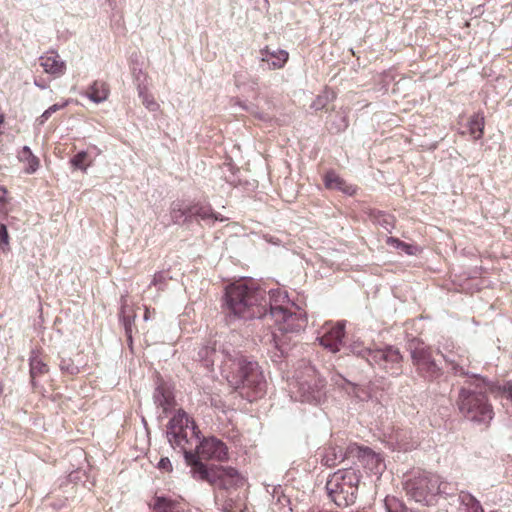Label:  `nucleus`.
I'll list each match as a JSON object with an SVG mask.
<instances>
[{
	"label": "nucleus",
	"instance_id": "4c0bfd02",
	"mask_svg": "<svg viewBox=\"0 0 512 512\" xmlns=\"http://www.w3.org/2000/svg\"><path fill=\"white\" fill-rule=\"evenodd\" d=\"M166 278L164 273H157L154 275L151 285L157 287L158 290H163Z\"/></svg>",
	"mask_w": 512,
	"mask_h": 512
},
{
	"label": "nucleus",
	"instance_id": "58836bf2",
	"mask_svg": "<svg viewBox=\"0 0 512 512\" xmlns=\"http://www.w3.org/2000/svg\"><path fill=\"white\" fill-rule=\"evenodd\" d=\"M319 398H320V391L319 390H316V391L313 390L312 392L304 393L302 395L301 401H303V402H314V401H318Z\"/></svg>",
	"mask_w": 512,
	"mask_h": 512
},
{
	"label": "nucleus",
	"instance_id": "473e14b6",
	"mask_svg": "<svg viewBox=\"0 0 512 512\" xmlns=\"http://www.w3.org/2000/svg\"><path fill=\"white\" fill-rule=\"evenodd\" d=\"M349 394H353V396L359 401H369L371 399L370 392L363 387H358L355 384H352L349 390L347 391Z\"/></svg>",
	"mask_w": 512,
	"mask_h": 512
},
{
	"label": "nucleus",
	"instance_id": "3c124183",
	"mask_svg": "<svg viewBox=\"0 0 512 512\" xmlns=\"http://www.w3.org/2000/svg\"><path fill=\"white\" fill-rule=\"evenodd\" d=\"M238 105H240V107H243V109H248L246 106H243V104H241V102H238Z\"/></svg>",
	"mask_w": 512,
	"mask_h": 512
},
{
	"label": "nucleus",
	"instance_id": "a878e982",
	"mask_svg": "<svg viewBox=\"0 0 512 512\" xmlns=\"http://www.w3.org/2000/svg\"><path fill=\"white\" fill-rule=\"evenodd\" d=\"M192 216H197L202 220L213 219V220L221 221V222L227 220V218L214 213L210 207H206V206H193L192 207Z\"/></svg>",
	"mask_w": 512,
	"mask_h": 512
},
{
	"label": "nucleus",
	"instance_id": "aec40b11",
	"mask_svg": "<svg viewBox=\"0 0 512 512\" xmlns=\"http://www.w3.org/2000/svg\"><path fill=\"white\" fill-rule=\"evenodd\" d=\"M154 403L166 412L172 405L173 397L168 388L159 384L153 394Z\"/></svg>",
	"mask_w": 512,
	"mask_h": 512
},
{
	"label": "nucleus",
	"instance_id": "6ab92c4d",
	"mask_svg": "<svg viewBox=\"0 0 512 512\" xmlns=\"http://www.w3.org/2000/svg\"><path fill=\"white\" fill-rule=\"evenodd\" d=\"M109 90L103 82L95 81L87 90L86 96L94 103H102L108 97Z\"/></svg>",
	"mask_w": 512,
	"mask_h": 512
},
{
	"label": "nucleus",
	"instance_id": "79ce46f5",
	"mask_svg": "<svg viewBox=\"0 0 512 512\" xmlns=\"http://www.w3.org/2000/svg\"><path fill=\"white\" fill-rule=\"evenodd\" d=\"M277 496L279 502H288V499L282 495L281 487H274L273 488V497Z\"/></svg>",
	"mask_w": 512,
	"mask_h": 512
},
{
	"label": "nucleus",
	"instance_id": "603ef678",
	"mask_svg": "<svg viewBox=\"0 0 512 512\" xmlns=\"http://www.w3.org/2000/svg\"><path fill=\"white\" fill-rule=\"evenodd\" d=\"M238 105H240V107H243V109H248L246 106H243V104H241V102H238Z\"/></svg>",
	"mask_w": 512,
	"mask_h": 512
},
{
	"label": "nucleus",
	"instance_id": "4be33fe9",
	"mask_svg": "<svg viewBox=\"0 0 512 512\" xmlns=\"http://www.w3.org/2000/svg\"><path fill=\"white\" fill-rule=\"evenodd\" d=\"M18 158L21 162L26 164L25 172L28 174L34 173L39 167V159L32 153L28 146H24L18 153Z\"/></svg>",
	"mask_w": 512,
	"mask_h": 512
},
{
	"label": "nucleus",
	"instance_id": "a18cd8bd",
	"mask_svg": "<svg viewBox=\"0 0 512 512\" xmlns=\"http://www.w3.org/2000/svg\"><path fill=\"white\" fill-rule=\"evenodd\" d=\"M381 224L384 226V228H385L386 230H389V227H390V226H392V224H391V217H390V216L385 217V218L383 219V223H381Z\"/></svg>",
	"mask_w": 512,
	"mask_h": 512
},
{
	"label": "nucleus",
	"instance_id": "a19ab883",
	"mask_svg": "<svg viewBox=\"0 0 512 512\" xmlns=\"http://www.w3.org/2000/svg\"><path fill=\"white\" fill-rule=\"evenodd\" d=\"M502 394L512 402V382L509 381L502 387Z\"/></svg>",
	"mask_w": 512,
	"mask_h": 512
},
{
	"label": "nucleus",
	"instance_id": "ddd939ff",
	"mask_svg": "<svg viewBox=\"0 0 512 512\" xmlns=\"http://www.w3.org/2000/svg\"><path fill=\"white\" fill-rule=\"evenodd\" d=\"M40 66L44 72L52 75L54 78H59L64 75L66 71V63L60 55L55 51L45 53L39 58Z\"/></svg>",
	"mask_w": 512,
	"mask_h": 512
},
{
	"label": "nucleus",
	"instance_id": "7ed1b4c3",
	"mask_svg": "<svg viewBox=\"0 0 512 512\" xmlns=\"http://www.w3.org/2000/svg\"><path fill=\"white\" fill-rule=\"evenodd\" d=\"M288 303L286 292L271 290L269 292V313L263 317L267 323L273 321L275 330L272 331L270 341L274 343L277 352L273 358L284 356L288 353V342L291 337L288 334L298 333L306 326V315L300 309L290 311L284 306Z\"/></svg>",
	"mask_w": 512,
	"mask_h": 512
},
{
	"label": "nucleus",
	"instance_id": "bb28decb",
	"mask_svg": "<svg viewBox=\"0 0 512 512\" xmlns=\"http://www.w3.org/2000/svg\"><path fill=\"white\" fill-rule=\"evenodd\" d=\"M469 131L474 139L481 138L484 128V117L480 114H475L469 121Z\"/></svg>",
	"mask_w": 512,
	"mask_h": 512
},
{
	"label": "nucleus",
	"instance_id": "a211bd4d",
	"mask_svg": "<svg viewBox=\"0 0 512 512\" xmlns=\"http://www.w3.org/2000/svg\"><path fill=\"white\" fill-rule=\"evenodd\" d=\"M346 457L345 451L341 446H331L325 450L322 463L327 467H334L340 464Z\"/></svg>",
	"mask_w": 512,
	"mask_h": 512
},
{
	"label": "nucleus",
	"instance_id": "f8f14e48",
	"mask_svg": "<svg viewBox=\"0 0 512 512\" xmlns=\"http://www.w3.org/2000/svg\"><path fill=\"white\" fill-rule=\"evenodd\" d=\"M345 325L341 322L336 325H327L323 328V334L318 338L320 344L333 353L340 349L342 340L345 335Z\"/></svg>",
	"mask_w": 512,
	"mask_h": 512
},
{
	"label": "nucleus",
	"instance_id": "f704fd0d",
	"mask_svg": "<svg viewBox=\"0 0 512 512\" xmlns=\"http://www.w3.org/2000/svg\"><path fill=\"white\" fill-rule=\"evenodd\" d=\"M66 105V103H63V104H54L52 106H50L48 109H46L42 115L40 116L39 118V122L40 124H43L45 121H47L50 116L55 113L56 111H58L59 109L63 108L64 106Z\"/></svg>",
	"mask_w": 512,
	"mask_h": 512
},
{
	"label": "nucleus",
	"instance_id": "8fccbe9b",
	"mask_svg": "<svg viewBox=\"0 0 512 512\" xmlns=\"http://www.w3.org/2000/svg\"><path fill=\"white\" fill-rule=\"evenodd\" d=\"M4 120V115L2 113H0V124L3 122Z\"/></svg>",
	"mask_w": 512,
	"mask_h": 512
},
{
	"label": "nucleus",
	"instance_id": "1a4fd4ad",
	"mask_svg": "<svg viewBox=\"0 0 512 512\" xmlns=\"http://www.w3.org/2000/svg\"><path fill=\"white\" fill-rule=\"evenodd\" d=\"M350 348L353 354L366 359L370 364L379 365L392 375H399L401 373L400 363L402 356L397 348L387 346L384 349L373 350L362 347L361 343L358 342H354Z\"/></svg>",
	"mask_w": 512,
	"mask_h": 512
},
{
	"label": "nucleus",
	"instance_id": "c9c22d12",
	"mask_svg": "<svg viewBox=\"0 0 512 512\" xmlns=\"http://www.w3.org/2000/svg\"><path fill=\"white\" fill-rule=\"evenodd\" d=\"M331 380L332 382L338 386V387H341L343 389H346L347 391L349 390V388L351 387V385L353 383H351L350 381H348L346 378H344L342 375L340 374H335L331 377Z\"/></svg>",
	"mask_w": 512,
	"mask_h": 512
},
{
	"label": "nucleus",
	"instance_id": "37998d69",
	"mask_svg": "<svg viewBox=\"0 0 512 512\" xmlns=\"http://www.w3.org/2000/svg\"><path fill=\"white\" fill-rule=\"evenodd\" d=\"M236 86L237 87H244V88L248 87L250 89H255L256 86H257V83H239V80L236 79Z\"/></svg>",
	"mask_w": 512,
	"mask_h": 512
},
{
	"label": "nucleus",
	"instance_id": "412c9836",
	"mask_svg": "<svg viewBox=\"0 0 512 512\" xmlns=\"http://www.w3.org/2000/svg\"><path fill=\"white\" fill-rule=\"evenodd\" d=\"M325 185L330 189H338L346 194L352 195L355 192L353 186L347 185L337 174L329 172L325 176Z\"/></svg>",
	"mask_w": 512,
	"mask_h": 512
},
{
	"label": "nucleus",
	"instance_id": "0eeeda50",
	"mask_svg": "<svg viewBox=\"0 0 512 512\" xmlns=\"http://www.w3.org/2000/svg\"><path fill=\"white\" fill-rule=\"evenodd\" d=\"M184 458L187 465L191 467L192 477L196 480L207 481L223 489L244 484V478L232 467L208 468L198 461L193 453L186 450H184Z\"/></svg>",
	"mask_w": 512,
	"mask_h": 512
},
{
	"label": "nucleus",
	"instance_id": "de8ad7c7",
	"mask_svg": "<svg viewBox=\"0 0 512 512\" xmlns=\"http://www.w3.org/2000/svg\"><path fill=\"white\" fill-rule=\"evenodd\" d=\"M306 384H307V383H306L305 381L300 382V389H301V390H304V389H305V385H306Z\"/></svg>",
	"mask_w": 512,
	"mask_h": 512
},
{
	"label": "nucleus",
	"instance_id": "423d86ee",
	"mask_svg": "<svg viewBox=\"0 0 512 512\" xmlns=\"http://www.w3.org/2000/svg\"><path fill=\"white\" fill-rule=\"evenodd\" d=\"M406 494L415 502L432 505L438 496H449L455 491V485L443 480L439 475L422 472L405 482Z\"/></svg>",
	"mask_w": 512,
	"mask_h": 512
},
{
	"label": "nucleus",
	"instance_id": "c85d7f7f",
	"mask_svg": "<svg viewBox=\"0 0 512 512\" xmlns=\"http://www.w3.org/2000/svg\"><path fill=\"white\" fill-rule=\"evenodd\" d=\"M384 509L385 512H410L400 500L389 496L384 499Z\"/></svg>",
	"mask_w": 512,
	"mask_h": 512
},
{
	"label": "nucleus",
	"instance_id": "5701e85b",
	"mask_svg": "<svg viewBox=\"0 0 512 512\" xmlns=\"http://www.w3.org/2000/svg\"><path fill=\"white\" fill-rule=\"evenodd\" d=\"M458 499L460 504L465 507V512H484L481 503L472 494L461 491Z\"/></svg>",
	"mask_w": 512,
	"mask_h": 512
},
{
	"label": "nucleus",
	"instance_id": "20e7f679",
	"mask_svg": "<svg viewBox=\"0 0 512 512\" xmlns=\"http://www.w3.org/2000/svg\"><path fill=\"white\" fill-rule=\"evenodd\" d=\"M224 303L233 316L248 320L267 317L265 291L252 282L239 280L225 289Z\"/></svg>",
	"mask_w": 512,
	"mask_h": 512
},
{
	"label": "nucleus",
	"instance_id": "39448f33",
	"mask_svg": "<svg viewBox=\"0 0 512 512\" xmlns=\"http://www.w3.org/2000/svg\"><path fill=\"white\" fill-rule=\"evenodd\" d=\"M488 389L487 382L478 374L466 378L456 402L463 417L477 423L492 420L494 412L487 398Z\"/></svg>",
	"mask_w": 512,
	"mask_h": 512
},
{
	"label": "nucleus",
	"instance_id": "ea45409f",
	"mask_svg": "<svg viewBox=\"0 0 512 512\" xmlns=\"http://www.w3.org/2000/svg\"><path fill=\"white\" fill-rule=\"evenodd\" d=\"M157 467L160 470H163V471H166V472L172 471V464H171L169 458H167V457L161 458L160 461L158 462Z\"/></svg>",
	"mask_w": 512,
	"mask_h": 512
},
{
	"label": "nucleus",
	"instance_id": "4468645a",
	"mask_svg": "<svg viewBox=\"0 0 512 512\" xmlns=\"http://www.w3.org/2000/svg\"><path fill=\"white\" fill-rule=\"evenodd\" d=\"M357 450L358 457L361 459L362 463L373 473V474H381L385 468V464L383 459L379 454L373 452L370 448H362V447H351L350 451L354 452Z\"/></svg>",
	"mask_w": 512,
	"mask_h": 512
},
{
	"label": "nucleus",
	"instance_id": "c756f323",
	"mask_svg": "<svg viewBox=\"0 0 512 512\" xmlns=\"http://www.w3.org/2000/svg\"><path fill=\"white\" fill-rule=\"evenodd\" d=\"M386 243H387V245H389L397 250L403 251L407 255H413L416 250L415 246L407 244V243H405L397 238H394V237H388L386 240Z\"/></svg>",
	"mask_w": 512,
	"mask_h": 512
},
{
	"label": "nucleus",
	"instance_id": "9b49d317",
	"mask_svg": "<svg viewBox=\"0 0 512 512\" xmlns=\"http://www.w3.org/2000/svg\"><path fill=\"white\" fill-rule=\"evenodd\" d=\"M444 361L448 366H450L451 371L454 375L457 376H466L469 378L474 372H470L468 368L471 365V361L467 352L461 348H457L455 351L444 348L443 350H439Z\"/></svg>",
	"mask_w": 512,
	"mask_h": 512
},
{
	"label": "nucleus",
	"instance_id": "393cba45",
	"mask_svg": "<svg viewBox=\"0 0 512 512\" xmlns=\"http://www.w3.org/2000/svg\"><path fill=\"white\" fill-rule=\"evenodd\" d=\"M30 375L32 379L48 372V366L42 361L38 353L33 351L30 356Z\"/></svg>",
	"mask_w": 512,
	"mask_h": 512
},
{
	"label": "nucleus",
	"instance_id": "2eb2a0df",
	"mask_svg": "<svg viewBox=\"0 0 512 512\" xmlns=\"http://www.w3.org/2000/svg\"><path fill=\"white\" fill-rule=\"evenodd\" d=\"M261 61L266 62L271 69L282 68L289 57V54L285 50H273L270 51L268 48L261 50Z\"/></svg>",
	"mask_w": 512,
	"mask_h": 512
},
{
	"label": "nucleus",
	"instance_id": "6e6552de",
	"mask_svg": "<svg viewBox=\"0 0 512 512\" xmlns=\"http://www.w3.org/2000/svg\"><path fill=\"white\" fill-rule=\"evenodd\" d=\"M361 474L354 468L341 469L329 476L326 490L329 498L339 507H347L356 501Z\"/></svg>",
	"mask_w": 512,
	"mask_h": 512
},
{
	"label": "nucleus",
	"instance_id": "f257e3e1",
	"mask_svg": "<svg viewBox=\"0 0 512 512\" xmlns=\"http://www.w3.org/2000/svg\"><path fill=\"white\" fill-rule=\"evenodd\" d=\"M200 361L206 368L220 362L222 374L235 389H247L250 401L261 397L266 391V381L257 362L248 360L240 351L224 346L218 351L213 346H203L198 352Z\"/></svg>",
	"mask_w": 512,
	"mask_h": 512
},
{
	"label": "nucleus",
	"instance_id": "864d4df0",
	"mask_svg": "<svg viewBox=\"0 0 512 512\" xmlns=\"http://www.w3.org/2000/svg\"><path fill=\"white\" fill-rule=\"evenodd\" d=\"M238 105H240V107H243V109H248L246 106H243V104H241V102H238Z\"/></svg>",
	"mask_w": 512,
	"mask_h": 512
},
{
	"label": "nucleus",
	"instance_id": "49530a36",
	"mask_svg": "<svg viewBox=\"0 0 512 512\" xmlns=\"http://www.w3.org/2000/svg\"><path fill=\"white\" fill-rule=\"evenodd\" d=\"M150 318V311L148 308H146L145 314H144V320L147 321Z\"/></svg>",
	"mask_w": 512,
	"mask_h": 512
},
{
	"label": "nucleus",
	"instance_id": "dca6fc26",
	"mask_svg": "<svg viewBox=\"0 0 512 512\" xmlns=\"http://www.w3.org/2000/svg\"><path fill=\"white\" fill-rule=\"evenodd\" d=\"M154 509L156 512H189L181 500L163 496L154 499Z\"/></svg>",
	"mask_w": 512,
	"mask_h": 512
},
{
	"label": "nucleus",
	"instance_id": "72a5a7b5",
	"mask_svg": "<svg viewBox=\"0 0 512 512\" xmlns=\"http://www.w3.org/2000/svg\"><path fill=\"white\" fill-rule=\"evenodd\" d=\"M59 367L63 373H67L69 375H75L79 372V367L74 365L70 358H62Z\"/></svg>",
	"mask_w": 512,
	"mask_h": 512
},
{
	"label": "nucleus",
	"instance_id": "7c9ffc66",
	"mask_svg": "<svg viewBox=\"0 0 512 512\" xmlns=\"http://www.w3.org/2000/svg\"><path fill=\"white\" fill-rule=\"evenodd\" d=\"M87 157L88 154L86 151H80L73 158H71L70 163L74 168L86 172L87 168L91 165L92 162L89 161L88 163H86Z\"/></svg>",
	"mask_w": 512,
	"mask_h": 512
},
{
	"label": "nucleus",
	"instance_id": "09e8293b",
	"mask_svg": "<svg viewBox=\"0 0 512 512\" xmlns=\"http://www.w3.org/2000/svg\"><path fill=\"white\" fill-rule=\"evenodd\" d=\"M35 85H37V86H38V87H40L41 89H44V88H45V86H44V85H42V83H37V82H35Z\"/></svg>",
	"mask_w": 512,
	"mask_h": 512
},
{
	"label": "nucleus",
	"instance_id": "e433bc0d",
	"mask_svg": "<svg viewBox=\"0 0 512 512\" xmlns=\"http://www.w3.org/2000/svg\"><path fill=\"white\" fill-rule=\"evenodd\" d=\"M328 102V96L326 94L319 95L311 104V108L314 110L323 109Z\"/></svg>",
	"mask_w": 512,
	"mask_h": 512
},
{
	"label": "nucleus",
	"instance_id": "c03bdc74",
	"mask_svg": "<svg viewBox=\"0 0 512 512\" xmlns=\"http://www.w3.org/2000/svg\"><path fill=\"white\" fill-rule=\"evenodd\" d=\"M7 190L0 186V205L6 203Z\"/></svg>",
	"mask_w": 512,
	"mask_h": 512
},
{
	"label": "nucleus",
	"instance_id": "2f4dec72",
	"mask_svg": "<svg viewBox=\"0 0 512 512\" xmlns=\"http://www.w3.org/2000/svg\"><path fill=\"white\" fill-rule=\"evenodd\" d=\"M223 512H247L241 500L229 498L223 505Z\"/></svg>",
	"mask_w": 512,
	"mask_h": 512
},
{
	"label": "nucleus",
	"instance_id": "f03ea898",
	"mask_svg": "<svg viewBox=\"0 0 512 512\" xmlns=\"http://www.w3.org/2000/svg\"><path fill=\"white\" fill-rule=\"evenodd\" d=\"M199 433L194 421L183 410H178L168 423L167 439L173 448L179 447L183 452L193 453L200 462L201 459L224 461L228 458L224 442L215 437L200 441Z\"/></svg>",
	"mask_w": 512,
	"mask_h": 512
},
{
	"label": "nucleus",
	"instance_id": "cd10ccee",
	"mask_svg": "<svg viewBox=\"0 0 512 512\" xmlns=\"http://www.w3.org/2000/svg\"><path fill=\"white\" fill-rule=\"evenodd\" d=\"M138 95L140 99L142 100L143 105L149 110V111H157L159 109V104L155 101L153 96L147 93L146 88L138 85Z\"/></svg>",
	"mask_w": 512,
	"mask_h": 512
},
{
	"label": "nucleus",
	"instance_id": "b1692460",
	"mask_svg": "<svg viewBox=\"0 0 512 512\" xmlns=\"http://www.w3.org/2000/svg\"><path fill=\"white\" fill-rule=\"evenodd\" d=\"M120 319L123 322L125 333L127 335L128 340L131 342L132 340V325L135 319V314L133 311L127 306L126 300H123L122 307L120 311Z\"/></svg>",
	"mask_w": 512,
	"mask_h": 512
},
{
	"label": "nucleus",
	"instance_id": "f3484780",
	"mask_svg": "<svg viewBox=\"0 0 512 512\" xmlns=\"http://www.w3.org/2000/svg\"><path fill=\"white\" fill-rule=\"evenodd\" d=\"M171 219L175 224L185 222L192 216V207L182 201H175L171 204Z\"/></svg>",
	"mask_w": 512,
	"mask_h": 512
},
{
	"label": "nucleus",
	"instance_id": "9d476101",
	"mask_svg": "<svg viewBox=\"0 0 512 512\" xmlns=\"http://www.w3.org/2000/svg\"><path fill=\"white\" fill-rule=\"evenodd\" d=\"M408 350L410 351L413 365L421 377L433 380L442 374L441 368L432 357L431 349L422 341L412 339L408 343Z\"/></svg>",
	"mask_w": 512,
	"mask_h": 512
}]
</instances>
